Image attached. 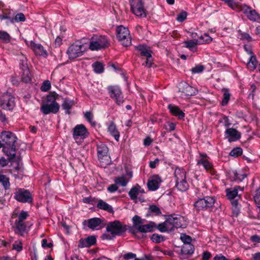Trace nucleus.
Here are the masks:
<instances>
[{
    "label": "nucleus",
    "instance_id": "35",
    "mask_svg": "<svg viewBox=\"0 0 260 260\" xmlns=\"http://www.w3.org/2000/svg\"><path fill=\"white\" fill-rule=\"evenodd\" d=\"M223 98L221 102V105L222 106H225L228 105L229 101L230 100L231 94L230 92V90L228 88H223L222 89Z\"/></svg>",
    "mask_w": 260,
    "mask_h": 260
},
{
    "label": "nucleus",
    "instance_id": "38",
    "mask_svg": "<svg viewBox=\"0 0 260 260\" xmlns=\"http://www.w3.org/2000/svg\"><path fill=\"white\" fill-rule=\"evenodd\" d=\"M92 67L95 73L100 74L104 72V66L103 64L99 61H96L92 63Z\"/></svg>",
    "mask_w": 260,
    "mask_h": 260
},
{
    "label": "nucleus",
    "instance_id": "18",
    "mask_svg": "<svg viewBox=\"0 0 260 260\" xmlns=\"http://www.w3.org/2000/svg\"><path fill=\"white\" fill-rule=\"evenodd\" d=\"M224 137L230 142H236L240 139L241 134L236 129L231 127L225 129Z\"/></svg>",
    "mask_w": 260,
    "mask_h": 260
},
{
    "label": "nucleus",
    "instance_id": "58",
    "mask_svg": "<svg viewBox=\"0 0 260 260\" xmlns=\"http://www.w3.org/2000/svg\"><path fill=\"white\" fill-rule=\"evenodd\" d=\"M188 222V219L185 217L180 216V228H186Z\"/></svg>",
    "mask_w": 260,
    "mask_h": 260
},
{
    "label": "nucleus",
    "instance_id": "11",
    "mask_svg": "<svg viewBox=\"0 0 260 260\" xmlns=\"http://www.w3.org/2000/svg\"><path fill=\"white\" fill-rule=\"evenodd\" d=\"M85 51V49L83 45L75 43L68 48L67 53L69 58L70 59H73L81 56Z\"/></svg>",
    "mask_w": 260,
    "mask_h": 260
},
{
    "label": "nucleus",
    "instance_id": "34",
    "mask_svg": "<svg viewBox=\"0 0 260 260\" xmlns=\"http://www.w3.org/2000/svg\"><path fill=\"white\" fill-rule=\"evenodd\" d=\"M13 14L11 10L5 9L3 10L2 14H0V20H8L10 23H11V19L13 18Z\"/></svg>",
    "mask_w": 260,
    "mask_h": 260
},
{
    "label": "nucleus",
    "instance_id": "9",
    "mask_svg": "<svg viewBox=\"0 0 260 260\" xmlns=\"http://www.w3.org/2000/svg\"><path fill=\"white\" fill-rule=\"evenodd\" d=\"M131 10L132 13L139 17L146 16V10L142 0H130Z\"/></svg>",
    "mask_w": 260,
    "mask_h": 260
},
{
    "label": "nucleus",
    "instance_id": "61",
    "mask_svg": "<svg viewBox=\"0 0 260 260\" xmlns=\"http://www.w3.org/2000/svg\"><path fill=\"white\" fill-rule=\"evenodd\" d=\"M51 88V84L49 81H45L41 87L42 91H47Z\"/></svg>",
    "mask_w": 260,
    "mask_h": 260
},
{
    "label": "nucleus",
    "instance_id": "41",
    "mask_svg": "<svg viewBox=\"0 0 260 260\" xmlns=\"http://www.w3.org/2000/svg\"><path fill=\"white\" fill-rule=\"evenodd\" d=\"M21 78L22 80L25 83L29 82L31 81V74L28 68H25L23 71Z\"/></svg>",
    "mask_w": 260,
    "mask_h": 260
},
{
    "label": "nucleus",
    "instance_id": "52",
    "mask_svg": "<svg viewBox=\"0 0 260 260\" xmlns=\"http://www.w3.org/2000/svg\"><path fill=\"white\" fill-rule=\"evenodd\" d=\"M243 150L241 147H234L230 152V155L234 157H237L242 155Z\"/></svg>",
    "mask_w": 260,
    "mask_h": 260
},
{
    "label": "nucleus",
    "instance_id": "59",
    "mask_svg": "<svg viewBox=\"0 0 260 260\" xmlns=\"http://www.w3.org/2000/svg\"><path fill=\"white\" fill-rule=\"evenodd\" d=\"M133 222L134 226L138 230V226L141 225L142 220L140 216L135 215L133 218Z\"/></svg>",
    "mask_w": 260,
    "mask_h": 260
},
{
    "label": "nucleus",
    "instance_id": "40",
    "mask_svg": "<svg viewBox=\"0 0 260 260\" xmlns=\"http://www.w3.org/2000/svg\"><path fill=\"white\" fill-rule=\"evenodd\" d=\"M138 50L140 52L141 56H144L146 58L151 56V51L147 49L143 46H139L137 47Z\"/></svg>",
    "mask_w": 260,
    "mask_h": 260
},
{
    "label": "nucleus",
    "instance_id": "17",
    "mask_svg": "<svg viewBox=\"0 0 260 260\" xmlns=\"http://www.w3.org/2000/svg\"><path fill=\"white\" fill-rule=\"evenodd\" d=\"M226 176L232 182L239 183L242 182L246 177L247 175L241 171H237L230 170L226 172Z\"/></svg>",
    "mask_w": 260,
    "mask_h": 260
},
{
    "label": "nucleus",
    "instance_id": "12",
    "mask_svg": "<svg viewBox=\"0 0 260 260\" xmlns=\"http://www.w3.org/2000/svg\"><path fill=\"white\" fill-rule=\"evenodd\" d=\"M241 12L250 21L260 23V14L255 10L253 9L250 6L246 4H243L241 6Z\"/></svg>",
    "mask_w": 260,
    "mask_h": 260
},
{
    "label": "nucleus",
    "instance_id": "23",
    "mask_svg": "<svg viewBox=\"0 0 260 260\" xmlns=\"http://www.w3.org/2000/svg\"><path fill=\"white\" fill-rule=\"evenodd\" d=\"M156 229V223L153 221H150L148 224L138 226V231L140 233L153 232Z\"/></svg>",
    "mask_w": 260,
    "mask_h": 260
},
{
    "label": "nucleus",
    "instance_id": "1",
    "mask_svg": "<svg viewBox=\"0 0 260 260\" xmlns=\"http://www.w3.org/2000/svg\"><path fill=\"white\" fill-rule=\"evenodd\" d=\"M57 95L53 93L48 94L45 100L42 101L40 111L44 114H56L59 110L60 106L56 102Z\"/></svg>",
    "mask_w": 260,
    "mask_h": 260
},
{
    "label": "nucleus",
    "instance_id": "31",
    "mask_svg": "<svg viewBox=\"0 0 260 260\" xmlns=\"http://www.w3.org/2000/svg\"><path fill=\"white\" fill-rule=\"evenodd\" d=\"M194 250V246L190 244H183L181 246V253L182 254L191 255Z\"/></svg>",
    "mask_w": 260,
    "mask_h": 260
},
{
    "label": "nucleus",
    "instance_id": "24",
    "mask_svg": "<svg viewBox=\"0 0 260 260\" xmlns=\"http://www.w3.org/2000/svg\"><path fill=\"white\" fill-rule=\"evenodd\" d=\"M166 222L170 227L169 232H172L175 231V229H178V218L177 217H174L173 215H169L166 219Z\"/></svg>",
    "mask_w": 260,
    "mask_h": 260
},
{
    "label": "nucleus",
    "instance_id": "30",
    "mask_svg": "<svg viewBox=\"0 0 260 260\" xmlns=\"http://www.w3.org/2000/svg\"><path fill=\"white\" fill-rule=\"evenodd\" d=\"M239 186H236L234 188H226L225 189L226 197L228 199L232 201L235 199L238 196V188H240Z\"/></svg>",
    "mask_w": 260,
    "mask_h": 260
},
{
    "label": "nucleus",
    "instance_id": "2",
    "mask_svg": "<svg viewBox=\"0 0 260 260\" xmlns=\"http://www.w3.org/2000/svg\"><path fill=\"white\" fill-rule=\"evenodd\" d=\"M110 46V40L106 36L93 35L90 39L89 49L91 51L105 49Z\"/></svg>",
    "mask_w": 260,
    "mask_h": 260
},
{
    "label": "nucleus",
    "instance_id": "36",
    "mask_svg": "<svg viewBox=\"0 0 260 260\" xmlns=\"http://www.w3.org/2000/svg\"><path fill=\"white\" fill-rule=\"evenodd\" d=\"M98 156L99 159H103L108 156V147H97Z\"/></svg>",
    "mask_w": 260,
    "mask_h": 260
},
{
    "label": "nucleus",
    "instance_id": "44",
    "mask_svg": "<svg viewBox=\"0 0 260 260\" xmlns=\"http://www.w3.org/2000/svg\"><path fill=\"white\" fill-rule=\"evenodd\" d=\"M139 189L137 187V185L133 186L128 192V196L132 200H136L139 194Z\"/></svg>",
    "mask_w": 260,
    "mask_h": 260
},
{
    "label": "nucleus",
    "instance_id": "16",
    "mask_svg": "<svg viewBox=\"0 0 260 260\" xmlns=\"http://www.w3.org/2000/svg\"><path fill=\"white\" fill-rule=\"evenodd\" d=\"M180 92L181 96H190L196 95L198 93L197 88L190 86L185 82H180Z\"/></svg>",
    "mask_w": 260,
    "mask_h": 260
},
{
    "label": "nucleus",
    "instance_id": "26",
    "mask_svg": "<svg viewBox=\"0 0 260 260\" xmlns=\"http://www.w3.org/2000/svg\"><path fill=\"white\" fill-rule=\"evenodd\" d=\"M3 151L8 157V159L11 162L16 161V147H2Z\"/></svg>",
    "mask_w": 260,
    "mask_h": 260
},
{
    "label": "nucleus",
    "instance_id": "39",
    "mask_svg": "<svg viewBox=\"0 0 260 260\" xmlns=\"http://www.w3.org/2000/svg\"><path fill=\"white\" fill-rule=\"evenodd\" d=\"M226 4L233 10L238 12H241V6H242L243 4L236 2L234 0H229Z\"/></svg>",
    "mask_w": 260,
    "mask_h": 260
},
{
    "label": "nucleus",
    "instance_id": "4",
    "mask_svg": "<svg viewBox=\"0 0 260 260\" xmlns=\"http://www.w3.org/2000/svg\"><path fill=\"white\" fill-rule=\"evenodd\" d=\"M117 38L124 46H130L132 43L131 36L127 28L120 25L116 28Z\"/></svg>",
    "mask_w": 260,
    "mask_h": 260
},
{
    "label": "nucleus",
    "instance_id": "15",
    "mask_svg": "<svg viewBox=\"0 0 260 260\" xmlns=\"http://www.w3.org/2000/svg\"><path fill=\"white\" fill-rule=\"evenodd\" d=\"M211 38L209 36L205 34L204 37L201 36L199 40H190L184 42L185 46L192 51L193 49L198 44H203L204 43H209L211 41Z\"/></svg>",
    "mask_w": 260,
    "mask_h": 260
},
{
    "label": "nucleus",
    "instance_id": "33",
    "mask_svg": "<svg viewBox=\"0 0 260 260\" xmlns=\"http://www.w3.org/2000/svg\"><path fill=\"white\" fill-rule=\"evenodd\" d=\"M257 59L255 55H252L250 56L249 61L247 63V67L248 69L250 71H254L257 65Z\"/></svg>",
    "mask_w": 260,
    "mask_h": 260
},
{
    "label": "nucleus",
    "instance_id": "6",
    "mask_svg": "<svg viewBox=\"0 0 260 260\" xmlns=\"http://www.w3.org/2000/svg\"><path fill=\"white\" fill-rule=\"evenodd\" d=\"M0 146H16L18 145L15 135L10 131H3L1 135Z\"/></svg>",
    "mask_w": 260,
    "mask_h": 260
},
{
    "label": "nucleus",
    "instance_id": "28",
    "mask_svg": "<svg viewBox=\"0 0 260 260\" xmlns=\"http://www.w3.org/2000/svg\"><path fill=\"white\" fill-rule=\"evenodd\" d=\"M108 131L112 136L114 137L116 141L118 140L120 136L119 132L116 127V124L113 121L110 122L108 127Z\"/></svg>",
    "mask_w": 260,
    "mask_h": 260
},
{
    "label": "nucleus",
    "instance_id": "60",
    "mask_svg": "<svg viewBox=\"0 0 260 260\" xmlns=\"http://www.w3.org/2000/svg\"><path fill=\"white\" fill-rule=\"evenodd\" d=\"M23 248L22 243L21 241H15L13 244V249L16 250L18 252L22 251Z\"/></svg>",
    "mask_w": 260,
    "mask_h": 260
},
{
    "label": "nucleus",
    "instance_id": "19",
    "mask_svg": "<svg viewBox=\"0 0 260 260\" xmlns=\"http://www.w3.org/2000/svg\"><path fill=\"white\" fill-rule=\"evenodd\" d=\"M96 243V237L94 235L88 236L86 238H81L78 242V247L79 248L90 247Z\"/></svg>",
    "mask_w": 260,
    "mask_h": 260
},
{
    "label": "nucleus",
    "instance_id": "32",
    "mask_svg": "<svg viewBox=\"0 0 260 260\" xmlns=\"http://www.w3.org/2000/svg\"><path fill=\"white\" fill-rule=\"evenodd\" d=\"M185 171L183 169L180 168V176H184V178L181 181H180V191H185L188 189L189 184L187 182L185 179Z\"/></svg>",
    "mask_w": 260,
    "mask_h": 260
},
{
    "label": "nucleus",
    "instance_id": "53",
    "mask_svg": "<svg viewBox=\"0 0 260 260\" xmlns=\"http://www.w3.org/2000/svg\"><path fill=\"white\" fill-rule=\"evenodd\" d=\"M205 70V67L202 64H197L194 67L191 68L190 71L192 74H200L202 73Z\"/></svg>",
    "mask_w": 260,
    "mask_h": 260
},
{
    "label": "nucleus",
    "instance_id": "27",
    "mask_svg": "<svg viewBox=\"0 0 260 260\" xmlns=\"http://www.w3.org/2000/svg\"><path fill=\"white\" fill-rule=\"evenodd\" d=\"M96 207L101 210L106 211L110 213H113L112 207L101 199H99Z\"/></svg>",
    "mask_w": 260,
    "mask_h": 260
},
{
    "label": "nucleus",
    "instance_id": "5",
    "mask_svg": "<svg viewBox=\"0 0 260 260\" xmlns=\"http://www.w3.org/2000/svg\"><path fill=\"white\" fill-rule=\"evenodd\" d=\"M0 106L2 109L12 110L15 106V98L11 93H4L0 98Z\"/></svg>",
    "mask_w": 260,
    "mask_h": 260
},
{
    "label": "nucleus",
    "instance_id": "37",
    "mask_svg": "<svg viewBox=\"0 0 260 260\" xmlns=\"http://www.w3.org/2000/svg\"><path fill=\"white\" fill-rule=\"evenodd\" d=\"M148 213L150 214H152L154 216H160L162 214L160 208L156 205L153 204L150 205L149 206Z\"/></svg>",
    "mask_w": 260,
    "mask_h": 260
},
{
    "label": "nucleus",
    "instance_id": "54",
    "mask_svg": "<svg viewBox=\"0 0 260 260\" xmlns=\"http://www.w3.org/2000/svg\"><path fill=\"white\" fill-rule=\"evenodd\" d=\"M180 240H181L183 244H190L192 241V238L190 236L187 235L185 233H181Z\"/></svg>",
    "mask_w": 260,
    "mask_h": 260
},
{
    "label": "nucleus",
    "instance_id": "63",
    "mask_svg": "<svg viewBox=\"0 0 260 260\" xmlns=\"http://www.w3.org/2000/svg\"><path fill=\"white\" fill-rule=\"evenodd\" d=\"M241 39L246 40L248 42L252 41V37L248 34L246 32H243L241 34Z\"/></svg>",
    "mask_w": 260,
    "mask_h": 260
},
{
    "label": "nucleus",
    "instance_id": "22",
    "mask_svg": "<svg viewBox=\"0 0 260 260\" xmlns=\"http://www.w3.org/2000/svg\"><path fill=\"white\" fill-rule=\"evenodd\" d=\"M197 165H202L207 172L210 173L211 175H215L216 173L212 164L208 159H200L197 161Z\"/></svg>",
    "mask_w": 260,
    "mask_h": 260
},
{
    "label": "nucleus",
    "instance_id": "14",
    "mask_svg": "<svg viewBox=\"0 0 260 260\" xmlns=\"http://www.w3.org/2000/svg\"><path fill=\"white\" fill-rule=\"evenodd\" d=\"M89 133L86 127L82 124L77 125L73 129V137L79 145L81 140L87 137Z\"/></svg>",
    "mask_w": 260,
    "mask_h": 260
},
{
    "label": "nucleus",
    "instance_id": "55",
    "mask_svg": "<svg viewBox=\"0 0 260 260\" xmlns=\"http://www.w3.org/2000/svg\"><path fill=\"white\" fill-rule=\"evenodd\" d=\"M0 39L5 43H8L10 41L11 37L6 31H0Z\"/></svg>",
    "mask_w": 260,
    "mask_h": 260
},
{
    "label": "nucleus",
    "instance_id": "13",
    "mask_svg": "<svg viewBox=\"0 0 260 260\" xmlns=\"http://www.w3.org/2000/svg\"><path fill=\"white\" fill-rule=\"evenodd\" d=\"M82 224L87 225L88 228L92 231L101 229L106 225V221L104 219L98 217H93L87 220H84Z\"/></svg>",
    "mask_w": 260,
    "mask_h": 260
},
{
    "label": "nucleus",
    "instance_id": "21",
    "mask_svg": "<svg viewBox=\"0 0 260 260\" xmlns=\"http://www.w3.org/2000/svg\"><path fill=\"white\" fill-rule=\"evenodd\" d=\"M15 226L13 227L15 234L24 236L26 233V225L24 222L15 220Z\"/></svg>",
    "mask_w": 260,
    "mask_h": 260
},
{
    "label": "nucleus",
    "instance_id": "51",
    "mask_svg": "<svg viewBox=\"0 0 260 260\" xmlns=\"http://www.w3.org/2000/svg\"><path fill=\"white\" fill-rule=\"evenodd\" d=\"M122 257L124 260H130V259L143 260V258L137 257L136 254L133 252H128V253H125L123 255Z\"/></svg>",
    "mask_w": 260,
    "mask_h": 260
},
{
    "label": "nucleus",
    "instance_id": "57",
    "mask_svg": "<svg viewBox=\"0 0 260 260\" xmlns=\"http://www.w3.org/2000/svg\"><path fill=\"white\" fill-rule=\"evenodd\" d=\"M28 216L29 215L27 211L22 210L18 215V219L16 220L24 222V220H25L28 217Z\"/></svg>",
    "mask_w": 260,
    "mask_h": 260
},
{
    "label": "nucleus",
    "instance_id": "20",
    "mask_svg": "<svg viewBox=\"0 0 260 260\" xmlns=\"http://www.w3.org/2000/svg\"><path fill=\"white\" fill-rule=\"evenodd\" d=\"M161 181V179L158 175H153L147 182L149 190L151 191L157 190L159 188Z\"/></svg>",
    "mask_w": 260,
    "mask_h": 260
},
{
    "label": "nucleus",
    "instance_id": "42",
    "mask_svg": "<svg viewBox=\"0 0 260 260\" xmlns=\"http://www.w3.org/2000/svg\"><path fill=\"white\" fill-rule=\"evenodd\" d=\"M86 120L90 123L92 126L96 125V122L93 120V114L91 111H86L84 114Z\"/></svg>",
    "mask_w": 260,
    "mask_h": 260
},
{
    "label": "nucleus",
    "instance_id": "64",
    "mask_svg": "<svg viewBox=\"0 0 260 260\" xmlns=\"http://www.w3.org/2000/svg\"><path fill=\"white\" fill-rule=\"evenodd\" d=\"M254 200L256 204L260 205V187L256 190L254 196Z\"/></svg>",
    "mask_w": 260,
    "mask_h": 260
},
{
    "label": "nucleus",
    "instance_id": "10",
    "mask_svg": "<svg viewBox=\"0 0 260 260\" xmlns=\"http://www.w3.org/2000/svg\"><path fill=\"white\" fill-rule=\"evenodd\" d=\"M110 97L118 105L124 101L120 88L118 86H109L107 88Z\"/></svg>",
    "mask_w": 260,
    "mask_h": 260
},
{
    "label": "nucleus",
    "instance_id": "29",
    "mask_svg": "<svg viewBox=\"0 0 260 260\" xmlns=\"http://www.w3.org/2000/svg\"><path fill=\"white\" fill-rule=\"evenodd\" d=\"M74 104L73 100L66 98L63 100L61 104V107L65 110V113L66 114H70L71 112L70 110L73 107Z\"/></svg>",
    "mask_w": 260,
    "mask_h": 260
},
{
    "label": "nucleus",
    "instance_id": "46",
    "mask_svg": "<svg viewBox=\"0 0 260 260\" xmlns=\"http://www.w3.org/2000/svg\"><path fill=\"white\" fill-rule=\"evenodd\" d=\"M25 20V17L22 13H19L17 14L15 17L13 16L11 19V23L15 22H24Z\"/></svg>",
    "mask_w": 260,
    "mask_h": 260
},
{
    "label": "nucleus",
    "instance_id": "48",
    "mask_svg": "<svg viewBox=\"0 0 260 260\" xmlns=\"http://www.w3.org/2000/svg\"><path fill=\"white\" fill-rule=\"evenodd\" d=\"M114 181L117 185L118 184L123 187L126 186L128 182L124 176H119L116 178Z\"/></svg>",
    "mask_w": 260,
    "mask_h": 260
},
{
    "label": "nucleus",
    "instance_id": "56",
    "mask_svg": "<svg viewBox=\"0 0 260 260\" xmlns=\"http://www.w3.org/2000/svg\"><path fill=\"white\" fill-rule=\"evenodd\" d=\"M168 109L173 115L176 116L179 115V108L177 106L170 104L168 105Z\"/></svg>",
    "mask_w": 260,
    "mask_h": 260
},
{
    "label": "nucleus",
    "instance_id": "62",
    "mask_svg": "<svg viewBox=\"0 0 260 260\" xmlns=\"http://www.w3.org/2000/svg\"><path fill=\"white\" fill-rule=\"evenodd\" d=\"M256 89V87L254 84H252L250 85V88L249 89L250 93L248 95V98H251L252 99H254Z\"/></svg>",
    "mask_w": 260,
    "mask_h": 260
},
{
    "label": "nucleus",
    "instance_id": "3",
    "mask_svg": "<svg viewBox=\"0 0 260 260\" xmlns=\"http://www.w3.org/2000/svg\"><path fill=\"white\" fill-rule=\"evenodd\" d=\"M126 230V225L123 224L119 220L110 221L107 224L106 231L110 233L113 237L122 236Z\"/></svg>",
    "mask_w": 260,
    "mask_h": 260
},
{
    "label": "nucleus",
    "instance_id": "45",
    "mask_svg": "<svg viewBox=\"0 0 260 260\" xmlns=\"http://www.w3.org/2000/svg\"><path fill=\"white\" fill-rule=\"evenodd\" d=\"M98 201L99 199L93 197L92 196L85 197L82 199V201L84 203L90 204L93 206L97 205Z\"/></svg>",
    "mask_w": 260,
    "mask_h": 260
},
{
    "label": "nucleus",
    "instance_id": "25",
    "mask_svg": "<svg viewBox=\"0 0 260 260\" xmlns=\"http://www.w3.org/2000/svg\"><path fill=\"white\" fill-rule=\"evenodd\" d=\"M29 46L36 55L41 56L47 55L46 51L41 44H36L34 42L31 41Z\"/></svg>",
    "mask_w": 260,
    "mask_h": 260
},
{
    "label": "nucleus",
    "instance_id": "50",
    "mask_svg": "<svg viewBox=\"0 0 260 260\" xmlns=\"http://www.w3.org/2000/svg\"><path fill=\"white\" fill-rule=\"evenodd\" d=\"M219 122L223 123L226 129L230 128V126L232 124L228 116L225 115H223L222 117L220 118L219 120Z\"/></svg>",
    "mask_w": 260,
    "mask_h": 260
},
{
    "label": "nucleus",
    "instance_id": "43",
    "mask_svg": "<svg viewBox=\"0 0 260 260\" xmlns=\"http://www.w3.org/2000/svg\"><path fill=\"white\" fill-rule=\"evenodd\" d=\"M0 183L2 184L5 189H8L10 188L9 178L6 175L0 174Z\"/></svg>",
    "mask_w": 260,
    "mask_h": 260
},
{
    "label": "nucleus",
    "instance_id": "8",
    "mask_svg": "<svg viewBox=\"0 0 260 260\" xmlns=\"http://www.w3.org/2000/svg\"><path fill=\"white\" fill-rule=\"evenodd\" d=\"M14 198L19 202L32 203L33 202L30 192L24 188H18L14 193Z\"/></svg>",
    "mask_w": 260,
    "mask_h": 260
},
{
    "label": "nucleus",
    "instance_id": "7",
    "mask_svg": "<svg viewBox=\"0 0 260 260\" xmlns=\"http://www.w3.org/2000/svg\"><path fill=\"white\" fill-rule=\"evenodd\" d=\"M215 199L212 197L206 196L199 199L194 203V206L198 211L207 210L212 208L215 203Z\"/></svg>",
    "mask_w": 260,
    "mask_h": 260
},
{
    "label": "nucleus",
    "instance_id": "49",
    "mask_svg": "<svg viewBox=\"0 0 260 260\" xmlns=\"http://www.w3.org/2000/svg\"><path fill=\"white\" fill-rule=\"evenodd\" d=\"M170 227L168 225L166 221L164 222L159 223L157 225L156 224V229H157L161 233H165L169 231Z\"/></svg>",
    "mask_w": 260,
    "mask_h": 260
},
{
    "label": "nucleus",
    "instance_id": "47",
    "mask_svg": "<svg viewBox=\"0 0 260 260\" xmlns=\"http://www.w3.org/2000/svg\"><path fill=\"white\" fill-rule=\"evenodd\" d=\"M151 240L155 243H159L165 241L166 239L161 235L154 233L151 236Z\"/></svg>",
    "mask_w": 260,
    "mask_h": 260
}]
</instances>
